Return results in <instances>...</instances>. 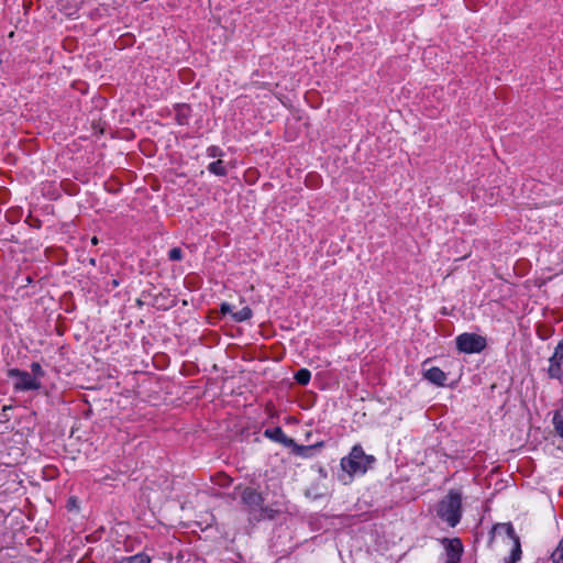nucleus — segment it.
<instances>
[{"label":"nucleus","mask_w":563,"mask_h":563,"mask_svg":"<svg viewBox=\"0 0 563 563\" xmlns=\"http://www.w3.org/2000/svg\"><path fill=\"white\" fill-rule=\"evenodd\" d=\"M437 516L450 527H455L462 518V494L451 489L437 505Z\"/></svg>","instance_id":"nucleus-1"},{"label":"nucleus","mask_w":563,"mask_h":563,"mask_svg":"<svg viewBox=\"0 0 563 563\" xmlns=\"http://www.w3.org/2000/svg\"><path fill=\"white\" fill-rule=\"evenodd\" d=\"M375 462L373 455L365 454L361 445H354L347 456L341 459V468L350 477L354 475H363Z\"/></svg>","instance_id":"nucleus-2"},{"label":"nucleus","mask_w":563,"mask_h":563,"mask_svg":"<svg viewBox=\"0 0 563 563\" xmlns=\"http://www.w3.org/2000/svg\"><path fill=\"white\" fill-rule=\"evenodd\" d=\"M493 538H500L503 542L511 543L509 556L504 559V563H516L521 556V547L519 537L516 534L511 523H499L493 529Z\"/></svg>","instance_id":"nucleus-3"},{"label":"nucleus","mask_w":563,"mask_h":563,"mask_svg":"<svg viewBox=\"0 0 563 563\" xmlns=\"http://www.w3.org/2000/svg\"><path fill=\"white\" fill-rule=\"evenodd\" d=\"M455 342L457 350L466 354L479 353L486 347V339L476 333H462Z\"/></svg>","instance_id":"nucleus-4"},{"label":"nucleus","mask_w":563,"mask_h":563,"mask_svg":"<svg viewBox=\"0 0 563 563\" xmlns=\"http://www.w3.org/2000/svg\"><path fill=\"white\" fill-rule=\"evenodd\" d=\"M8 377L16 379L13 385L16 391L38 390L42 387L41 380L33 377L31 373L19 368H10Z\"/></svg>","instance_id":"nucleus-5"},{"label":"nucleus","mask_w":563,"mask_h":563,"mask_svg":"<svg viewBox=\"0 0 563 563\" xmlns=\"http://www.w3.org/2000/svg\"><path fill=\"white\" fill-rule=\"evenodd\" d=\"M441 543L444 545V563H460L463 554V544L459 538H443Z\"/></svg>","instance_id":"nucleus-6"},{"label":"nucleus","mask_w":563,"mask_h":563,"mask_svg":"<svg viewBox=\"0 0 563 563\" xmlns=\"http://www.w3.org/2000/svg\"><path fill=\"white\" fill-rule=\"evenodd\" d=\"M264 496L253 487H244L241 492V501L247 507L250 514L256 512L264 504Z\"/></svg>","instance_id":"nucleus-7"},{"label":"nucleus","mask_w":563,"mask_h":563,"mask_svg":"<svg viewBox=\"0 0 563 563\" xmlns=\"http://www.w3.org/2000/svg\"><path fill=\"white\" fill-rule=\"evenodd\" d=\"M563 339L558 343L549 358L548 375L552 379H561L563 375Z\"/></svg>","instance_id":"nucleus-8"},{"label":"nucleus","mask_w":563,"mask_h":563,"mask_svg":"<svg viewBox=\"0 0 563 563\" xmlns=\"http://www.w3.org/2000/svg\"><path fill=\"white\" fill-rule=\"evenodd\" d=\"M323 446V442H318L311 445H300L294 441V444L288 448L291 449V453L302 459H310L317 454V452Z\"/></svg>","instance_id":"nucleus-9"},{"label":"nucleus","mask_w":563,"mask_h":563,"mask_svg":"<svg viewBox=\"0 0 563 563\" xmlns=\"http://www.w3.org/2000/svg\"><path fill=\"white\" fill-rule=\"evenodd\" d=\"M264 435L275 442L283 444L286 448L294 444V439L287 437L280 427L266 429Z\"/></svg>","instance_id":"nucleus-10"},{"label":"nucleus","mask_w":563,"mask_h":563,"mask_svg":"<svg viewBox=\"0 0 563 563\" xmlns=\"http://www.w3.org/2000/svg\"><path fill=\"white\" fill-rule=\"evenodd\" d=\"M257 511L260 512V515L256 517L257 520H273L283 512V509L278 506L277 503H274L272 505L266 506H264L263 504Z\"/></svg>","instance_id":"nucleus-11"},{"label":"nucleus","mask_w":563,"mask_h":563,"mask_svg":"<svg viewBox=\"0 0 563 563\" xmlns=\"http://www.w3.org/2000/svg\"><path fill=\"white\" fill-rule=\"evenodd\" d=\"M424 377L430 383L437 386H444L446 382V374L439 367L433 366L424 372Z\"/></svg>","instance_id":"nucleus-12"},{"label":"nucleus","mask_w":563,"mask_h":563,"mask_svg":"<svg viewBox=\"0 0 563 563\" xmlns=\"http://www.w3.org/2000/svg\"><path fill=\"white\" fill-rule=\"evenodd\" d=\"M114 563H151V559L144 553H137L135 555L121 558Z\"/></svg>","instance_id":"nucleus-13"},{"label":"nucleus","mask_w":563,"mask_h":563,"mask_svg":"<svg viewBox=\"0 0 563 563\" xmlns=\"http://www.w3.org/2000/svg\"><path fill=\"white\" fill-rule=\"evenodd\" d=\"M253 316L252 309L247 306L243 307L241 310L232 313V320L235 322H243L251 319Z\"/></svg>","instance_id":"nucleus-14"},{"label":"nucleus","mask_w":563,"mask_h":563,"mask_svg":"<svg viewBox=\"0 0 563 563\" xmlns=\"http://www.w3.org/2000/svg\"><path fill=\"white\" fill-rule=\"evenodd\" d=\"M208 170L217 176H225L228 170L221 159L212 162L208 165Z\"/></svg>","instance_id":"nucleus-15"},{"label":"nucleus","mask_w":563,"mask_h":563,"mask_svg":"<svg viewBox=\"0 0 563 563\" xmlns=\"http://www.w3.org/2000/svg\"><path fill=\"white\" fill-rule=\"evenodd\" d=\"M295 379L300 385H307L311 379V373L307 368H301L295 374Z\"/></svg>","instance_id":"nucleus-16"},{"label":"nucleus","mask_w":563,"mask_h":563,"mask_svg":"<svg viewBox=\"0 0 563 563\" xmlns=\"http://www.w3.org/2000/svg\"><path fill=\"white\" fill-rule=\"evenodd\" d=\"M553 424L558 434L563 438V409L555 412Z\"/></svg>","instance_id":"nucleus-17"},{"label":"nucleus","mask_w":563,"mask_h":563,"mask_svg":"<svg viewBox=\"0 0 563 563\" xmlns=\"http://www.w3.org/2000/svg\"><path fill=\"white\" fill-rule=\"evenodd\" d=\"M551 561L552 563H563V536L558 547L551 554Z\"/></svg>","instance_id":"nucleus-18"},{"label":"nucleus","mask_w":563,"mask_h":563,"mask_svg":"<svg viewBox=\"0 0 563 563\" xmlns=\"http://www.w3.org/2000/svg\"><path fill=\"white\" fill-rule=\"evenodd\" d=\"M31 371H32V376L35 377L38 380L42 377H44V375H45L41 364L37 363V362H34V363L31 364Z\"/></svg>","instance_id":"nucleus-19"},{"label":"nucleus","mask_w":563,"mask_h":563,"mask_svg":"<svg viewBox=\"0 0 563 563\" xmlns=\"http://www.w3.org/2000/svg\"><path fill=\"white\" fill-rule=\"evenodd\" d=\"M168 258L170 261H180L183 258V251L179 247H174L168 252Z\"/></svg>","instance_id":"nucleus-20"},{"label":"nucleus","mask_w":563,"mask_h":563,"mask_svg":"<svg viewBox=\"0 0 563 563\" xmlns=\"http://www.w3.org/2000/svg\"><path fill=\"white\" fill-rule=\"evenodd\" d=\"M235 311L233 310V306L228 303V302H223L221 305V313L223 316L225 314H230L232 317V313H234Z\"/></svg>","instance_id":"nucleus-21"},{"label":"nucleus","mask_w":563,"mask_h":563,"mask_svg":"<svg viewBox=\"0 0 563 563\" xmlns=\"http://www.w3.org/2000/svg\"><path fill=\"white\" fill-rule=\"evenodd\" d=\"M207 152L209 157H217L222 155V152L218 146H210L208 147Z\"/></svg>","instance_id":"nucleus-22"},{"label":"nucleus","mask_w":563,"mask_h":563,"mask_svg":"<svg viewBox=\"0 0 563 563\" xmlns=\"http://www.w3.org/2000/svg\"><path fill=\"white\" fill-rule=\"evenodd\" d=\"M222 478H223V479H222V482L220 483V485H222V486H228V485L230 484L231 479H230L228 476H225V475H223V476H222Z\"/></svg>","instance_id":"nucleus-23"},{"label":"nucleus","mask_w":563,"mask_h":563,"mask_svg":"<svg viewBox=\"0 0 563 563\" xmlns=\"http://www.w3.org/2000/svg\"><path fill=\"white\" fill-rule=\"evenodd\" d=\"M91 243H92L93 245L98 244V239H97L96 236H93V238L91 239Z\"/></svg>","instance_id":"nucleus-24"}]
</instances>
